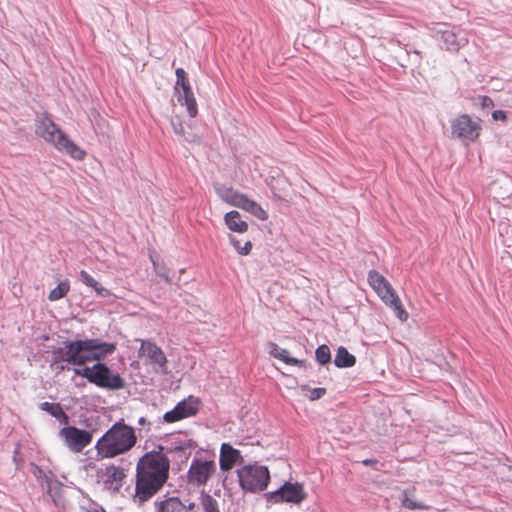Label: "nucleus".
<instances>
[{"instance_id": "obj_1", "label": "nucleus", "mask_w": 512, "mask_h": 512, "mask_svg": "<svg viewBox=\"0 0 512 512\" xmlns=\"http://www.w3.org/2000/svg\"><path fill=\"white\" fill-rule=\"evenodd\" d=\"M164 450L162 445H158L137 462L134 500L139 504L152 498L169 477L170 461Z\"/></svg>"}, {"instance_id": "obj_2", "label": "nucleus", "mask_w": 512, "mask_h": 512, "mask_svg": "<svg viewBox=\"0 0 512 512\" xmlns=\"http://www.w3.org/2000/svg\"><path fill=\"white\" fill-rule=\"evenodd\" d=\"M137 443L133 427L121 419L114 423L96 442L95 449L98 457L109 459L125 454Z\"/></svg>"}, {"instance_id": "obj_3", "label": "nucleus", "mask_w": 512, "mask_h": 512, "mask_svg": "<svg viewBox=\"0 0 512 512\" xmlns=\"http://www.w3.org/2000/svg\"><path fill=\"white\" fill-rule=\"evenodd\" d=\"M35 132L46 142L51 143L57 149L63 150L77 160L85 156V152L78 148L48 117L38 119L35 124Z\"/></svg>"}, {"instance_id": "obj_4", "label": "nucleus", "mask_w": 512, "mask_h": 512, "mask_svg": "<svg viewBox=\"0 0 512 512\" xmlns=\"http://www.w3.org/2000/svg\"><path fill=\"white\" fill-rule=\"evenodd\" d=\"M75 375L82 376L91 384L106 390H121L125 387V380L119 373L113 372L106 363L96 362L93 366L73 368Z\"/></svg>"}, {"instance_id": "obj_5", "label": "nucleus", "mask_w": 512, "mask_h": 512, "mask_svg": "<svg viewBox=\"0 0 512 512\" xmlns=\"http://www.w3.org/2000/svg\"><path fill=\"white\" fill-rule=\"evenodd\" d=\"M368 282L382 301L393 309L396 317L401 322L408 319V313L403 308L400 298L384 276L375 270H371L368 273Z\"/></svg>"}, {"instance_id": "obj_6", "label": "nucleus", "mask_w": 512, "mask_h": 512, "mask_svg": "<svg viewBox=\"0 0 512 512\" xmlns=\"http://www.w3.org/2000/svg\"><path fill=\"white\" fill-rule=\"evenodd\" d=\"M237 477L244 492L259 493L267 488L270 472L266 466L249 464L237 469Z\"/></svg>"}, {"instance_id": "obj_7", "label": "nucleus", "mask_w": 512, "mask_h": 512, "mask_svg": "<svg viewBox=\"0 0 512 512\" xmlns=\"http://www.w3.org/2000/svg\"><path fill=\"white\" fill-rule=\"evenodd\" d=\"M451 137L464 144H470L479 137L482 130L479 119H473L468 114L458 115L451 122Z\"/></svg>"}, {"instance_id": "obj_8", "label": "nucleus", "mask_w": 512, "mask_h": 512, "mask_svg": "<svg viewBox=\"0 0 512 512\" xmlns=\"http://www.w3.org/2000/svg\"><path fill=\"white\" fill-rule=\"evenodd\" d=\"M51 353V360L66 362L76 366L75 368L84 366L87 363V358L82 353L81 340H66L62 343L61 347H54Z\"/></svg>"}, {"instance_id": "obj_9", "label": "nucleus", "mask_w": 512, "mask_h": 512, "mask_svg": "<svg viewBox=\"0 0 512 512\" xmlns=\"http://www.w3.org/2000/svg\"><path fill=\"white\" fill-rule=\"evenodd\" d=\"M267 502L272 504L278 503H294L299 504L307 498L304 487L298 482H285L277 490L264 494Z\"/></svg>"}, {"instance_id": "obj_10", "label": "nucleus", "mask_w": 512, "mask_h": 512, "mask_svg": "<svg viewBox=\"0 0 512 512\" xmlns=\"http://www.w3.org/2000/svg\"><path fill=\"white\" fill-rule=\"evenodd\" d=\"M215 472V461L195 457L187 472V482L196 487L205 486Z\"/></svg>"}, {"instance_id": "obj_11", "label": "nucleus", "mask_w": 512, "mask_h": 512, "mask_svg": "<svg viewBox=\"0 0 512 512\" xmlns=\"http://www.w3.org/2000/svg\"><path fill=\"white\" fill-rule=\"evenodd\" d=\"M93 430H84L75 426H65L60 429L59 436L65 445L74 453H80L85 447L91 444Z\"/></svg>"}, {"instance_id": "obj_12", "label": "nucleus", "mask_w": 512, "mask_h": 512, "mask_svg": "<svg viewBox=\"0 0 512 512\" xmlns=\"http://www.w3.org/2000/svg\"><path fill=\"white\" fill-rule=\"evenodd\" d=\"M82 353L90 361L101 362L107 355L115 352L116 343L103 342L98 338L81 339Z\"/></svg>"}, {"instance_id": "obj_13", "label": "nucleus", "mask_w": 512, "mask_h": 512, "mask_svg": "<svg viewBox=\"0 0 512 512\" xmlns=\"http://www.w3.org/2000/svg\"><path fill=\"white\" fill-rule=\"evenodd\" d=\"M96 477L98 482L103 484L104 489L118 493L123 486L126 474L123 468L109 464L97 470Z\"/></svg>"}, {"instance_id": "obj_14", "label": "nucleus", "mask_w": 512, "mask_h": 512, "mask_svg": "<svg viewBox=\"0 0 512 512\" xmlns=\"http://www.w3.org/2000/svg\"><path fill=\"white\" fill-rule=\"evenodd\" d=\"M199 399L193 396H189L176 404V406L166 412L163 416V420L166 423H174L184 418L195 416L199 410Z\"/></svg>"}, {"instance_id": "obj_15", "label": "nucleus", "mask_w": 512, "mask_h": 512, "mask_svg": "<svg viewBox=\"0 0 512 512\" xmlns=\"http://www.w3.org/2000/svg\"><path fill=\"white\" fill-rule=\"evenodd\" d=\"M140 355H145L149 360L153 369L157 373L167 374V358L163 350L157 346L154 342L149 340H143L139 350Z\"/></svg>"}, {"instance_id": "obj_16", "label": "nucleus", "mask_w": 512, "mask_h": 512, "mask_svg": "<svg viewBox=\"0 0 512 512\" xmlns=\"http://www.w3.org/2000/svg\"><path fill=\"white\" fill-rule=\"evenodd\" d=\"M433 36L444 43V48L449 52H458L468 42L467 38L448 25L443 24L433 31Z\"/></svg>"}, {"instance_id": "obj_17", "label": "nucleus", "mask_w": 512, "mask_h": 512, "mask_svg": "<svg viewBox=\"0 0 512 512\" xmlns=\"http://www.w3.org/2000/svg\"><path fill=\"white\" fill-rule=\"evenodd\" d=\"M243 457L239 450L233 448L229 443H223L220 448V469L229 471L237 463H242Z\"/></svg>"}, {"instance_id": "obj_18", "label": "nucleus", "mask_w": 512, "mask_h": 512, "mask_svg": "<svg viewBox=\"0 0 512 512\" xmlns=\"http://www.w3.org/2000/svg\"><path fill=\"white\" fill-rule=\"evenodd\" d=\"M175 93L177 94L178 102L186 106L189 116L192 118L195 117L198 113V107L191 86L186 85V87Z\"/></svg>"}, {"instance_id": "obj_19", "label": "nucleus", "mask_w": 512, "mask_h": 512, "mask_svg": "<svg viewBox=\"0 0 512 512\" xmlns=\"http://www.w3.org/2000/svg\"><path fill=\"white\" fill-rule=\"evenodd\" d=\"M268 348H269V351H268L269 354L271 356H273L274 358L279 359L288 365L305 367V364H306L305 360H299L297 358L291 357L289 355L288 350L279 347L276 343L269 342Z\"/></svg>"}, {"instance_id": "obj_20", "label": "nucleus", "mask_w": 512, "mask_h": 512, "mask_svg": "<svg viewBox=\"0 0 512 512\" xmlns=\"http://www.w3.org/2000/svg\"><path fill=\"white\" fill-rule=\"evenodd\" d=\"M224 221L227 227L233 232L244 233L248 230L247 222L241 219L240 213L236 210L226 213Z\"/></svg>"}, {"instance_id": "obj_21", "label": "nucleus", "mask_w": 512, "mask_h": 512, "mask_svg": "<svg viewBox=\"0 0 512 512\" xmlns=\"http://www.w3.org/2000/svg\"><path fill=\"white\" fill-rule=\"evenodd\" d=\"M238 208L249 212L261 221L268 219V213L256 201L249 199L246 195H244Z\"/></svg>"}, {"instance_id": "obj_22", "label": "nucleus", "mask_w": 512, "mask_h": 512, "mask_svg": "<svg viewBox=\"0 0 512 512\" xmlns=\"http://www.w3.org/2000/svg\"><path fill=\"white\" fill-rule=\"evenodd\" d=\"M217 194L219 197L225 201L226 203L239 207L243 197L245 194L239 193L238 191H235L231 187L226 186H220L216 189Z\"/></svg>"}, {"instance_id": "obj_23", "label": "nucleus", "mask_w": 512, "mask_h": 512, "mask_svg": "<svg viewBox=\"0 0 512 512\" xmlns=\"http://www.w3.org/2000/svg\"><path fill=\"white\" fill-rule=\"evenodd\" d=\"M196 447L197 443L194 440H187L183 446H170L166 452L175 454L180 462H186Z\"/></svg>"}, {"instance_id": "obj_24", "label": "nucleus", "mask_w": 512, "mask_h": 512, "mask_svg": "<svg viewBox=\"0 0 512 512\" xmlns=\"http://www.w3.org/2000/svg\"><path fill=\"white\" fill-rule=\"evenodd\" d=\"M157 505V512H187L186 505L178 497H169Z\"/></svg>"}, {"instance_id": "obj_25", "label": "nucleus", "mask_w": 512, "mask_h": 512, "mask_svg": "<svg viewBox=\"0 0 512 512\" xmlns=\"http://www.w3.org/2000/svg\"><path fill=\"white\" fill-rule=\"evenodd\" d=\"M356 363V358L354 355L348 352V350L340 346L337 351L334 358V364L338 368H349L353 367Z\"/></svg>"}, {"instance_id": "obj_26", "label": "nucleus", "mask_w": 512, "mask_h": 512, "mask_svg": "<svg viewBox=\"0 0 512 512\" xmlns=\"http://www.w3.org/2000/svg\"><path fill=\"white\" fill-rule=\"evenodd\" d=\"M81 281L89 287H92L96 293L101 297H107L110 295V291L103 287L97 282L89 273L85 270H81L79 273Z\"/></svg>"}, {"instance_id": "obj_27", "label": "nucleus", "mask_w": 512, "mask_h": 512, "mask_svg": "<svg viewBox=\"0 0 512 512\" xmlns=\"http://www.w3.org/2000/svg\"><path fill=\"white\" fill-rule=\"evenodd\" d=\"M150 260L153 265V269L155 273L162 278L167 284L172 283V279L169 276V268L165 265V263L160 262L157 257L150 254Z\"/></svg>"}, {"instance_id": "obj_28", "label": "nucleus", "mask_w": 512, "mask_h": 512, "mask_svg": "<svg viewBox=\"0 0 512 512\" xmlns=\"http://www.w3.org/2000/svg\"><path fill=\"white\" fill-rule=\"evenodd\" d=\"M39 407L41 410L49 413L57 419L63 418L64 421H67L68 419V416L63 411L59 403L42 402Z\"/></svg>"}, {"instance_id": "obj_29", "label": "nucleus", "mask_w": 512, "mask_h": 512, "mask_svg": "<svg viewBox=\"0 0 512 512\" xmlns=\"http://www.w3.org/2000/svg\"><path fill=\"white\" fill-rule=\"evenodd\" d=\"M229 242L237 251V253L243 256L250 254L253 247L250 240H247L244 245H241V242L233 235H229Z\"/></svg>"}, {"instance_id": "obj_30", "label": "nucleus", "mask_w": 512, "mask_h": 512, "mask_svg": "<svg viewBox=\"0 0 512 512\" xmlns=\"http://www.w3.org/2000/svg\"><path fill=\"white\" fill-rule=\"evenodd\" d=\"M70 286L67 281L59 283L54 289H52L48 295L50 301H57L63 298L69 292Z\"/></svg>"}, {"instance_id": "obj_31", "label": "nucleus", "mask_w": 512, "mask_h": 512, "mask_svg": "<svg viewBox=\"0 0 512 512\" xmlns=\"http://www.w3.org/2000/svg\"><path fill=\"white\" fill-rule=\"evenodd\" d=\"M315 359L320 365H326L331 361L330 348L323 344L320 345L315 351Z\"/></svg>"}, {"instance_id": "obj_32", "label": "nucleus", "mask_w": 512, "mask_h": 512, "mask_svg": "<svg viewBox=\"0 0 512 512\" xmlns=\"http://www.w3.org/2000/svg\"><path fill=\"white\" fill-rule=\"evenodd\" d=\"M300 389L301 391L306 392L305 396L311 401L318 400L326 394V389L322 387L310 388L308 385H301Z\"/></svg>"}, {"instance_id": "obj_33", "label": "nucleus", "mask_w": 512, "mask_h": 512, "mask_svg": "<svg viewBox=\"0 0 512 512\" xmlns=\"http://www.w3.org/2000/svg\"><path fill=\"white\" fill-rule=\"evenodd\" d=\"M402 505L405 508L410 509V510H415V509L428 510L429 509L428 505H426L422 502H417L414 499H412L406 491L404 492V496L402 499Z\"/></svg>"}, {"instance_id": "obj_34", "label": "nucleus", "mask_w": 512, "mask_h": 512, "mask_svg": "<svg viewBox=\"0 0 512 512\" xmlns=\"http://www.w3.org/2000/svg\"><path fill=\"white\" fill-rule=\"evenodd\" d=\"M176 74V83L174 90L178 92L180 89L186 87V85H190L187 73L183 68H177L175 71Z\"/></svg>"}, {"instance_id": "obj_35", "label": "nucleus", "mask_w": 512, "mask_h": 512, "mask_svg": "<svg viewBox=\"0 0 512 512\" xmlns=\"http://www.w3.org/2000/svg\"><path fill=\"white\" fill-rule=\"evenodd\" d=\"M202 505L205 512H220L218 502L211 495L206 494L202 498Z\"/></svg>"}, {"instance_id": "obj_36", "label": "nucleus", "mask_w": 512, "mask_h": 512, "mask_svg": "<svg viewBox=\"0 0 512 512\" xmlns=\"http://www.w3.org/2000/svg\"><path fill=\"white\" fill-rule=\"evenodd\" d=\"M170 123L176 135L183 137L187 141H190L189 138L185 137V130L180 117H172Z\"/></svg>"}, {"instance_id": "obj_37", "label": "nucleus", "mask_w": 512, "mask_h": 512, "mask_svg": "<svg viewBox=\"0 0 512 512\" xmlns=\"http://www.w3.org/2000/svg\"><path fill=\"white\" fill-rule=\"evenodd\" d=\"M42 488L46 491V493L54 500V488H58L59 483L57 481L52 480L51 478L45 476L42 480Z\"/></svg>"}, {"instance_id": "obj_38", "label": "nucleus", "mask_w": 512, "mask_h": 512, "mask_svg": "<svg viewBox=\"0 0 512 512\" xmlns=\"http://www.w3.org/2000/svg\"><path fill=\"white\" fill-rule=\"evenodd\" d=\"M70 364L66 362H57L55 360H50L49 367L52 371L55 372L56 375L62 373L65 370H70Z\"/></svg>"}, {"instance_id": "obj_39", "label": "nucleus", "mask_w": 512, "mask_h": 512, "mask_svg": "<svg viewBox=\"0 0 512 512\" xmlns=\"http://www.w3.org/2000/svg\"><path fill=\"white\" fill-rule=\"evenodd\" d=\"M187 440H192V439L187 438L186 436L182 438L180 435H178L177 437H174L171 439L170 446H183Z\"/></svg>"}, {"instance_id": "obj_40", "label": "nucleus", "mask_w": 512, "mask_h": 512, "mask_svg": "<svg viewBox=\"0 0 512 512\" xmlns=\"http://www.w3.org/2000/svg\"><path fill=\"white\" fill-rule=\"evenodd\" d=\"M492 118L495 121H505L507 118V115H506V112H504L503 110H495L492 113Z\"/></svg>"}, {"instance_id": "obj_41", "label": "nucleus", "mask_w": 512, "mask_h": 512, "mask_svg": "<svg viewBox=\"0 0 512 512\" xmlns=\"http://www.w3.org/2000/svg\"><path fill=\"white\" fill-rule=\"evenodd\" d=\"M481 105L483 108H490L494 106L493 100L488 96L481 97Z\"/></svg>"}, {"instance_id": "obj_42", "label": "nucleus", "mask_w": 512, "mask_h": 512, "mask_svg": "<svg viewBox=\"0 0 512 512\" xmlns=\"http://www.w3.org/2000/svg\"><path fill=\"white\" fill-rule=\"evenodd\" d=\"M363 465L365 466H372L373 464L377 463L376 459H365L362 461Z\"/></svg>"}, {"instance_id": "obj_43", "label": "nucleus", "mask_w": 512, "mask_h": 512, "mask_svg": "<svg viewBox=\"0 0 512 512\" xmlns=\"http://www.w3.org/2000/svg\"><path fill=\"white\" fill-rule=\"evenodd\" d=\"M138 424L139 425H146V424L150 425V423L147 421V419L145 417H140L138 419Z\"/></svg>"}, {"instance_id": "obj_44", "label": "nucleus", "mask_w": 512, "mask_h": 512, "mask_svg": "<svg viewBox=\"0 0 512 512\" xmlns=\"http://www.w3.org/2000/svg\"><path fill=\"white\" fill-rule=\"evenodd\" d=\"M194 507H195V503H193V502H191L188 505H186L187 512H189L190 510L194 509Z\"/></svg>"}]
</instances>
